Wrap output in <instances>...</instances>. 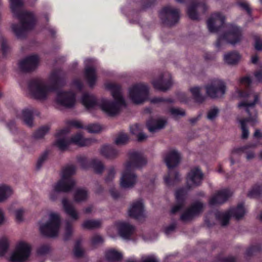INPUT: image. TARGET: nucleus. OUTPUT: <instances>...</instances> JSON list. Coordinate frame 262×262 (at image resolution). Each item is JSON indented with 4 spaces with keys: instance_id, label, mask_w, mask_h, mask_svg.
Segmentation results:
<instances>
[{
    "instance_id": "nucleus-1",
    "label": "nucleus",
    "mask_w": 262,
    "mask_h": 262,
    "mask_svg": "<svg viewBox=\"0 0 262 262\" xmlns=\"http://www.w3.org/2000/svg\"><path fill=\"white\" fill-rule=\"evenodd\" d=\"M105 87L111 91L114 101L105 98L97 100L94 95L85 93L81 97V102L89 111L100 108L107 116H114L119 113L122 107L125 105L121 89L119 85L112 82L106 83Z\"/></svg>"
},
{
    "instance_id": "nucleus-2",
    "label": "nucleus",
    "mask_w": 262,
    "mask_h": 262,
    "mask_svg": "<svg viewBox=\"0 0 262 262\" xmlns=\"http://www.w3.org/2000/svg\"><path fill=\"white\" fill-rule=\"evenodd\" d=\"M147 163L146 158L141 152L134 150L130 151L120 178L121 186L125 188L134 187L138 182V177L134 170L143 167Z\"/></svg>"
},
{
    "instance_id": "nucleus-3",
    "label": "nucleus",
    "mask_w": 262,
    "mask_h": 262,
    "mask_svg": "<svg viewBox=\"0 0 262 262\" xmlns=\"http://www.w3.org/2000/svg\"><path fill=\"white\" fill-rule=\"evenodd\" d=\"M10 3L12 13L20 20V24L12 25L11 29L17 38H21L25 37L27 31L34 27L35 17L32 12L22 11V0H10Z\"/></svg>"
},
{
    "instance_id": "nucleus-4",
    "label": "nucleus",
    "mask_w": 262,
    "mask_h": 262,
    "mask_svg": "<svg viewBox=\"0 0 262 262\" xmlns=\"http://www.w3.org/2000/svg\"><path fill=\"white\" fill-rule=\"evenodd\" d=\"M239 97L243 98L245 100L239 103L238 107H243L249 116L248 119H242L239 121L242 130V138L246 139L249 136V131L246 126V123L249 122L252 125L257 122L256 112L254 108L255 104L258 100V95L251 91L238 92Z\"/></svg>"
},
{
    "instance_id": "nucleus-5",
    "label": "nucleus",
    "mask_w": 262,
    "mask_h": 262,
    "mask_svg": "<svg viewBox=\"0 0 262 262\" xmlns=\"http://www.w3.org/2000/svg\"><path fill=\"white\" fill-rule=\"evenodd\" d=\"M61 78L60 71H54L49 76L48 83L41 79H33L29 84V93L35 99L45 100L54 90L53 85L58 83Z\"/></svg>"
},
{
    "instance_id": "nucleus-6",
    "label": "nucleus",
    "mask_w": 262,
    "mask_h": 262,
    "mask_svg": "<svg viewBox=\"0 0 262 262\" xmlns=\"http://www.w3.org/2000/svg\"><path fill=\"white\" fill-rule=\"evenodd\" d=\"M203 178V174L200 168L195 167L190 170L187 174L186 188L179 189L176 192V204L171 209L172 213L180 211L184 208L188 191L199 185Z\"/></svg>"
},
{
    "instance_id": "nucleus-7",
    "label": "nucleus",
    "mask_w": 262,
    "mask_h": 262,
    "mask_svg": "<svg viewBox=\"0 0 262 262\" xmlns=\"http://www.w3.org/2000/svg\"><path fill=\"white\" fill-rule=\"evenodd\" d=\"M69 132V129L66 128L59 130L57 133L58 138L56 141L55 145L61 150H66L71 143L80 146H85L90 145L96 141L94 139L84 138L80 133L73 135L71 138H69L66 136V134Z\"/></svg>"
},
{
    "instance_id": "nucleus-8",
    "label": "nucleus",
    "mask_w": 262,
    "mask_h": 262,
    "mask_svg": "<svg viewBox=\"0 0 262 262\" xmlns=\"http://www.w3.org/2000/svg\"><path fill=\"white\" fill-rule=\"evenodd\" d=\"M164 160L169 169L168 174L164 177L165 183L168 186L174 185L181 180L180 174L172 169L180 162V154L175 149L170 150L165 154Z\"/></svg>"
},
{
    "instance_id": "nucleus-9",
    "label": "nucleus",
    "mask_w": 262,
    "mask_h": 262,
    "mask_svg": "<svg viewBox=\"0 0 262 262\" xmlns=\"http://www.w3.org/2000/svg\"><path fill=\"white\" fill-rule=\"evenodd\" d=\"M243 39V30L234 24H228L226 26V32L217 39L216 46L219 48L224 42L235 45L239 43Z\"/></svg>"
},
{
    "instance_id": "nucleus-10",
    "label": "nucleus",
    "mask_w": 262,
    "mask_h": 262,
    "mask_svg": "<svg viewBox=\"0 0 262 262\" xmlns=\"http://www.w3.org/2000/svg\"><path fill=\"white\" fill-rule=\"evenodd\" d=\"M76 167L69 165L65 167L62 171L61 179L55 184V189L61 192H69L75 185V180L71 176L76 172Z\"/></svg>"
},
{
    "instance_id": "nucleus-11",
    "label": "nucleus",
    "mask_w": 262,
    "mask_h": 262,
    "mask_svg": "<svg viewBox=\"0 0 262 262\" xmlns=\"http://www.w3.org/2000/svg\"><path fill=\"white\" fill-rule=\"evenodd\" d=\"M60 224V216L58 213L52 212L49 215V220L46 223H40L41 233L48 237H55L58 235Z\"/></svg>"
},
{
    "instance_id": "nucleus-12",
    "label": "nucleus",
    "mask_w": 262,
    "mask_h": 262,
    "mask_svg": "<svg viewBox=\"0 0 262 262\" xmlns=\"http://www.w3.org/2000/svg\"><path fill=\"white\" fill-rule=\"evenodd\" d=\"M129 97L135 104H141L144 102L148 96V88L143 83L132 85L128 90Z\"/></svg>"
},
{
    "instance_id": "nucleus-13",
    "label": "nucleus",
    "mask_w": 262,
    "mask_h": 262,
    "mask_svg": "<svg viewBox=\"0 0 262 262\" xmlns=\"http://www.w3.org/2000/svg\"><path fill=\"white\" fill-rule=\"evenodd\" d=\"M246 210L243 204H239L235 208H231L228 211L222 212L217 211L215 213L216 218L221 221L223 226L227 225L230 217L233 216L236 219H239L245 214Z\"/></svg>"
},
{
    "instance_id": "nucleus-14",
    "label": "nucleus",
    "mask_w": 262,
    "mask_h": 262,
    "mask_svg": "<svg viewBox=\"0 0 262 262\" xmlns=\"http://www.w3.org/2000/svg\"><path fill=\"white\" fill-rule=\"evenodd\" d=\"M207 95L211 98H215L222 97L226 91L224 82L220 79L211 81L205 86Z\"/></svg>"
},
{
    "instance_id": "nucleus-15",
    "label": "nucleus",
    "mask_w": 262,
    "mask_h": 262,
    "mask_svg": "<svg viewBox=\"0 0 262 262\" xmlns=\"http://www.w3.org/2000/svg\"><path fill=\"white\" fill-rule=\"evenodd\" d=\"M31 252L30 246L25 243H20L12 253L10 260L12 262H23L29 258Z\"/></svg>"
},
{
    "instance_id": "nucleus-16",
    "label": "nucleus",
    "mask_w": 262,
    "mask_h": 262,
    "mask_svg": "<svg viewBox=\"0 0 262 262\" xmlns=\"http://www.w3.org/2000/svg\"><path fill=\"white\" fill-rule=\"evenodd\" d=\"M160 16L164 24L171 26L178 21L179 11L171 7H165L160 12Z\"/></svg>"
},
{
    "instance_id": "nucleus-17",
    "label": "nucleus",
    "mask_w": 262,
    "mask_h": 262,
    "mask_svg": "<svg viewBox=\"0 0 262 262\" xmlns=\"http://www.w3.org/2000/svg\"><path fill=\"white\" fill-rule=\"evenodd\" d=\"M57 105L67 108L74 106L76 102L75 94L72 92L59 91L55 99Z\"/></svg>"
},
{
    "instance_id": "nucleus-18",
    "label": "nucleus",
    "mask_w": 262,
    "mask_h": 262,
    "mask_svg": "<svg viewBox=\"0 0 262 262\" xmlns=\"http://www.w3.org/2000/svg\"><path fill=\"white\" fill-rule=\"evenodd\" d=\"M225 17L221 12L212 13L207 20L208 30L210 32H217L225 23Z\"/></svg>"
},
{
    "instance_id": "nucleus-19",
    "label": "nucleus",
    "mask_w": 262,
    "mask_h": 262,
    "mask_svg": "<svg viewBox=\"0 0 262 262\" xmlns=\"http://www.w3.org/2000/svg\"><path fill=\"white\" fill-rule=\"evenodd\" d=\"M204 208L203 203L199 201L194 202L181 215V219L184 222L190 221L201 213Z\"/></svg>"
},
{
    "instance_id": "nucleus-20",
    "label": "nucleus",
    "mask_w": 262,
    "mask_h": 262,
    "mask_svg": "<svg viewBox=\"0 0 262 262\" xmlns=\"http://www.w3.org/2000/svg\"><path fill=\"white\" fill-rule=\"evenodd\" d=\"M39 62V58L37 55L32 54L26 57L18 63L19 69L24 72H29L34 70Z\"/></svg>"
},
{
    "instance_id": "nucleus-21",
    "label": "nucleus",
    "mask_w": 262,
    "mask_h": 262,
    "mask_svg": "<svg viewBox=\"0 0 262 262\" xmlns=\"http://www.w3.org/2000/svg\"><path fill=\"white\" fill-rule=\"evenodd\" d=\"M84 76L90 86H93L97 80L96 70L94 66L95 61L92 59H88L85 60Z\"/></svg>"
},
{
    "instance_id": "nucleus-22",
    "label": "nucleus",
    "mask_w": 262,
    "mask_h": 262,
    "mask_svg": "<svg viewBox=\"0 0 262 262\" xmlns=\"http://www.w3.org/2000/svg\"><path fill=\"white\" fill-rule=\"evenodd\" d=\"M154 87L157 90L164 91L169 89L172 84L171 75L166 72L152 82Z\"/></svg>"
},
{
    "instance_id": "nucleus-23",
    "label": "nucleus",
    "mask_w": 262,
    "mask_h": 262,
    "mask_svg": "<svg viewBox=\"0 0 262 262\" xmlns=\"http://www.w3.org/2000/svg\"><path fill=\"white\" fill-rule=\"evenodd\" d=\"M208 7L203 2L200 1L191 4L187 9V14L192 19L196 20L199 18L198 11L204 13Z\"/></svg>"
},
{
    "instance_id": "nucleus-24",
    "label": "nucleus",
    "mask_w": 262,
    "mask_h": 262,
    "mask_svg": "<svg viewBox=\"0 0 262 262\" xmlns=\"http://www.w3.org/2000/svg\"><path fill=\"white\" fill-rule=\"evenodd\" d=\"M231 195V192L228 189L218 191L210 197L209 205L213 206L222 204L225 203Z\"/></svg>"
},
{
    "instance_id": "nucleus-25",
    "label": "nucleus",
    "mask_w": 262,
    "mask_h": 262,
    "mask_svg": "<svg viewBox=\"0 0 262 262\" xmlns=\"http://www.w3.org/2000/svg\"><path fill=\"white\" fill-rule=\"evenodd\" d=\"M128 215L133 218L141 220L145 216L144 206L141 201L133 203L128 211Z\"/></svg>"
},
{
    "instance_id": "nucleus-26",
    "label": "nucleus",
    "mask_w": 262,
    "mask_h": 262,
    "mask_svg": "<svg viewBox=\"0 0 262 262\" xmlns=\"http://www.w3.org/2000/svg\"><path fill=\"white\" fill-rule=\"evenodd\" d=\"M117 228L120 235L123 238H128L135 232V227L126 222H120L117 223Z\"/></svg>"
},
{
    "instance_id": "nucleus-27",
    "label": "nucleus",
    "mask_w": 262,
    "mask_h": 262,
    "mask_svg": "<svg viewBox=\"0 0 262 262\" xmlns=\"http://www.w3.org/2000/svg\"><path fill=\"white\" fill-rule=\"evenodd\" d=\"M166 124V121L163 119H150L147 123L149 132L154 133L163 128Z\"/></svg>"
},
{
    "instance_id": "nucleus-28",
    "label": "nucleus",
    "mask_w": 262,
    "mask_h": 262,
    "mask_svg": "<svg viewBox=\"0 0 262 262\" xmlns=\"http://www.w3.org/2000/svg\"><path fill=\"white\" fill-rule=\"evenodd\" d=\"M100 154L109 159L116 158L119 155V151L112 145H105L100 149Z\"/></svg>"
},
{
    "instance_id": "nucleus-29",
    "label": "nucleus",
    "mask_w": 262,
    "mask_h": 262,
    "mask_svg": "<svg viewBox=\"0 0 262 262\" xmlns=\"http://www.w3.org/2000/svg\"><path fill=\"white\" fill-rule=\"evenodd\" d=\"M62 204L63 209L68 215L73 220H76L78 219L79 215L77 211L73 206V204L67 199H63Z\"/></svg>"
},
{
    "instance_id": "nucleus-30",
    "label": "nucleus",
    "mask_w": 262,
    "mask_h": 262,
    "mask_svg": "<svg viewBox=\"0 0 262 262\" xmlns=\"http://www.w3.org/2000/svg\"><path fill=\"white\" fill-rule=\"evenodd\" d=\"M13 193V190L10 186L5 184L0 185V203L6 201Z\"/></svg>"
},
{
    "instance_id": "nucleus-31",
    "label": "nucleus",
    "mask_w": 262,
    "mask_h": 262,
    "mask_svg": "<svg viewBox=\"0 0 262 262\" xmlns=\"http://www.w3.org/2000/svg\"><path fill=\"white\" fill-rule=\"evenodd\" d=\"M88 197V192L84 188H78L74 193V200L77 203L84 202L87 200Z\"/></svg>"
},
{
    "instance_id": "nucleus-32",
    "label": "nucleus",
    "mask_w": 262,
    "mask_h": 262,
    "mask_svg": "<svg viewBox=\"0 0 262 262\" xmlns=\"http://www.w3.org/2000/svg\"><path fill=\"white\" fill-rule=\"evenodd\" d=\"M241 56L237 52H233L225 54L224 60L228 64H234L238 62Z\"/></svg>"
},
{
    "instance_id": "nucleus-33",
    "label": "nucleus",
    "mask_w": 262,
    "mask_h": 262,
    "mask_svg": "<svg viewBox=\"0 0 262 262\" xmlns=\"http://www.w3.org/2000/svg\"><path fill=\"white\" fill-rule=\"evenodd\" d=\"M21 117L27 125L29 127L32 126L33 124L32 110H24L21 113Z\"/></svg>"
},
{
    "instance_id": "nucleus-34",
    "label": "nucleus",
    "mask_w": 262,
    "mask_h": 262,
    "mask_svg": "<svg viewBox=\"0 0 262 262\" xmlns=\"http://www.w3.org/2000/svg\"><path fill=\"white\" fill-rule=\"evenodd\" d=\"M105 256L109 262H115L120 260L122 257L121 254L115 250L107 251Z\"/></svg>"
},
{
    "instance_id": "nucleus-35",
    "label": "nucleus",
    "mask_w": 262,
    "mask_h": 262,
    "mask_svg": "<svg viewBox=\"0 0 262 262\" xmlns=\"http://www.w3.org/2000/svg\"><path fill=\"white\" fill-rule=\"evenodd\" d=\"M101 225V222L100 220H90L84 221L82 224L83 228L92 229L99 227Z\"/></svg>"
},
{
    "instance_id": "nucleus-36",
    "label": "nucleus",
    "mask_w": 262,
    "mask_h": 262,
    "mask_svg": "<svg viewBox=\"0 0 262 262\" xmlns=\"http://www.w3.org/2000/svg\"><path fill=\"white\" fill-rule=\"evenodd\" d=\"M91 164L95 172L101 173L104 169V166L101 161L97 159H93Z\"/></svg>"
},
{
    "instance_id": "nucleus-37",
    "label": "nucleus",
    "mask_w": 262,
    "mask_h": 262,
    "mask_svg": "<svg viewBox=\"0 0 262 262\" xmlns=\"http://www.w3.org/2000/svg\"><path fill=\"white\" fill-rule=\"evenodd\" d=\"M190 91L196 101L201 102L204 100V97L200 94V88L198 86L192 87L190 89Z\"/></svg>"
},
{
    "instance_id": "nucleus-38",
    "label": "nucleus",
    "mask_w": 262,
    "mask_h": 262,
    "mask_svg": "<svg viewBox=\"0 0 262 262\" xmlns=\"http://www.w3.org/2000/svg\"><path fill=\"white\" fill-rule=\"evenodd\" d=\"M9 246L8 239L5 237L0 238V256H4L7 252Z\"/></svg>"
},
{
    "instance_id": "nucleus-39",
    "label": "nucleus",
    "mask_w": 262,
    "mask_h": 262,
    "mask_svg": "<svg viewBox=\"0 0 262 262\" xmlns=\"http://www.w3.org/2000/svg\"><path fill=\"white\" fill-rule=\"evenodd\" d=\"M129 140L128 136L124 133H120L116 137L115 142L117 145H124L127 143Z\"/></svg>"
},
{
    "instance_id": "nucleus-40",
    "label": "nucleus",
    "mask_w": 262,
    "mask_h": 262,
    "mask_svg": "<svg viewBox=\"0 0 262 262\" xmlns=\"http://www.w3.org/2000/svg\"><path fill=\"white\" fill-rule=\"evenodd\" d=\"M49 130V127L48 126H42L34 133L33 136L35 139H41L48 133Z\"/></svg>"
},
{
    "instance_id": "nucleus-41",
    "label": "nucleus",
    "mask_w": 262,
    "mask_h": 262,
    "mask_svg": "<svg viewBox=\"0 0 262 262\" xmlns=\"http://www.w3.org/2000/svg\"><path fill=\"white\" fill-rule=\"evenodd\" d=\"M126 262H139L135 259H129ZM140 262H159L157 258L154 255H144L143 256Z\"/></svg>"
},
{
    "instance_id": "nucleus-42",
    "label": "nucleus",
    "mask_w": 262,
    "mask_h": 262,
    "mask_svg": "<svg viewBox=\"0 0 262 262\" xmlns=\"http://www.w3.org/2000/svg\"><path fill=\"white\" fill-rule=\"evenodd\" d=\"M85 128L90 133H97L101 130L102 127L99 124L94 123L89 124Z\"/></svg>"
},
{
    "instance_id": "nucleus-43",
    "label": "nucleus",
    "mask_w": 262,
    "mask_h": 262,
    "mask_svg": "<svg viewBox=\"0 0 262 262\" xmlns=\"http://www.w3.org/2000/svg\"><path fill=\"white\" fill-rule=\"evenodd\" d=\"M262 192V186H257L253 187L248 193V196L251 198L258 196Z\"/></svg>"
},
{
    "instance_id": "nucleus-44",
    "label": "nucleus",
    "mask_w": 262,
    "mask_h": 262,
    "mask_svg": "<svg viewBox=\"0 0 262 262\" xmlns=\"http://www.w3.org/2000/svg\"><path fill=\"white\" fill-rule=\"evenodd\" d=\"M73 234V228L72 226L69 222L66 223L65 227V233L64 234V239L68 240Z\"/></svg>"
},
{
    "instance_id": "nucleus-45",
    "label": "nucleus",
    "mask_w": 262,
    "mask_h": 262,
    "mask_svg": "<svg viewBox=\"0 0 262 262\" xmlns=\"http://www.w3.org/2000/svg\"><path fill=\"white\" fill-rule=\"evenodd\" d=\"M219 112V109L216 107L211 108L208 112L207 119L210 120H213L217 116Z\"/></svg>"
},
{
    "instance_id": "nucleus-46",
    "label": "nucleus",
    "mask_w": 262,
    "mask_h": 262,
    "mask_svg": "<svg viewBox=\"0 0 262 262\" xmlns=\"http://www.w3.org/2000/svg\"><path fill=\"white\" fill-rule=\"evenodd\" d=\"M25 211L22 208L16 209L15 211V220L17 222H21L24 220Z\"/></svg>"
},
{
    "instance_id": "nucleus-47",
    "label": "nucleus",
    "mask_w": 262,
    "mask_h": 262,
    "mask_svg": "<svg viewBox=\"0 0 262 262\" xmlns=\"http://www.w3.org/2000/svg\"><path fill=\"white\" fill-rule=\"evenodd\" d=\"M74 253L75 256L80 257L83 255L84 251L80 246V243L77 242L75 246Z\"/></svg>"
},
{
    "instance_id": "nucleus-48",
    "label": "nucleus",
    "mask_w": 262,
    "mask_h": 262,
    "mask_svg": "<svg viewBox=\"0 0 262 262\" xmlns=\"http://www.w3.org/2000/svg\"><path fill=\"white\" fill-rule=\"evenodd\" d=\"M77 160L82 168L86 169L89 167L90 163L85 157L80 156L78 158Z\"/></svg>"
},
{
    "instance_id": "nucleus-49",
    "label": "nucleus",
    "mask_w": 262,
    "mask_h": 262,
    "mask_svg": "<svg viewBox=\"0 0 262 262\" xmlns=\"http://www.w3.org/2000/svg\"><path fill=\"white\" fill-rule=\"evenodd\" d=\"M171 114L174 117L183 116L185 114V111L178 108H172L170 110Z\"/></svg>"
},
{
    "instance_id": "nucleus-50",
    "label": "nucleus",
    "mask_w": 262,
    "mask_h": 262,
    "mask_svg": "<svg viewBox=\"0 0 262 262\" xmlns=\"http://www.w3.org/2000/svg\"><path fill=\"white\" fill-rule=\"evenodd\" d=\"M61 192L60 190L55 189V185L53 186V188L49 193V199L52 201H55L58 198V193Z\"/></svg>"
},
{
    "instance_id": "nucleus-51",
    "label": "nucleus",
    "mask_w": 262,
    "mask_h": 262,
    "mask_svg": "<svg viewBox=\"0 0 262 262\" xmlns=\"http://www.w3.org/2000/svg\"><path fill=\"white\" fill-rule=\"evenodd\" d=\"M103 239L101 236L99 235H94L91 239V243L93 246H96L102 243Z\"/></svg>"
},
{
    "instance_id": "nucleus-52",
    "label": "nucleus",
    "mask_w": 262,
    "mask_h": 262,
    "mask_svg": "<svg viewBox=\"0 0 262 262\" xmlns=\"http://www.w3.org/2000/svg\"><path fill=\"white\" fill-rule=\"evenodd\" d=\"M130 132L133 134L137 136L141 132L142 128L140 125L138 124H134L130 126Z\"/></svg>"
},
{
    "instance_id": "nucleus-53",
    "label": "nucleus",
    "mask_w": 262,
    "mask_h": 262,
    "mask_svg": "<svg viewBox=\"0 0 262 262\" xmlns=\"http://www.w3.org/2000/svg\"><path fill=\"white\" fill-rule=\"evenodd\" d=\"M176 228V224L172 223L165 228L164 232L166 235H169L174 231Z\"/></svg>"
},
{
    "instance_id": "nucleus-54",
    "label": "nucleus",
    "mask_w": 262,
    "mask_h": 262,
    "mask_svg": "<svg viewBox=\"0 0 262 262\" xmlns=\"http://www.w3.org/2000/svg\"><path fill=\"white\" fill-rule=\"evenodd\" d=\"M254 47L256 50L260 51L262 50V39L259 37H255Z\"/></svg>"
},
{
    "instance_id": "nucleus-55",
    "label": "nucleus",
    "mask_w": 262,
    "mask_h": 262,
    "mask_svg": "<svg viewBox=\"0 0 262 262\" xmlns=\"http://www.w3.org/2000/svg\"><path fill=\"white\" fill-rule=\"evenodd\" d=\"M69 125L77 128H83L84 126L80 121L72 120L70 121Z\"/></svg>"
},
{
    "instance_id": "nucleus-56",
    "label": "nucleus",
    "mask_w": 262,
    "mask_h": 262,
    "mask_svg": "<svg viewBox=\"0 0 262 262\" xmlns=\"http://www.w3.org/2000/svg\"><path fill=\"white\" fill-rule=\"evenodd\" d=\"M115 174V170L114 168H111L108 172L107 176L106 178V181H110L113 180Z\"/></svg>"
},
{
    "instance_id": "nucleus-57",
    "label": "nucleus",
    "mask_w": 262,
    "mask_h": 262,
    "mask_svg": "<svg viewBox=\"0 0 262 262\" xmlns=\"http://www.w3.org/2000/svg\"><path fill=\"white\" fill-rule=\"evenodd\" d=\"M73 87L78 90H81L83 86L82 82L78 79H76L73 82Z\"/></svg>"
},
{
    "instance_id": "nucleus-58",
    "label": "nucleus",
    "mask_w": 262,
    "mask_h": 262,
    "mask_svg": "<svg viewBox=\"0 0 262 262\" xmlns=\"http://www.w3.org/2000/svg\"><path fill=\"white\" fill-rule=\"evenodd\" d=\"M255 80L257 82H262V71H258L255 72L254 74Z\"/></svg>"
},
{
    "instance_id": "nucleus-59",
    "label": "nucleus",
    "mask_w": 262,
    "mask_h": 262,
    "mask_svg": "<svg viewBox=\"0 0 262 262\" xmlns=\"http://www.w3.org/2000/svg\"><path fill=\"white\" fill-rule=\"evenodd\" d=\"M238 5L243 9L245 10L248 13H250V9L249 5L246 2H239Z\"/></svg>"
},
{
    "instance_id": "nucleus-60",
    "label": "nucleus",
    "mask_w": 262,
    "mask_h": 262,
    "mask_svg": "<svg viewBox=\"0 0 262 262\" xmlns=\"http://www.w3.org/2000/svg\"><path fill=\"white\" fill-rule=\"evenodd\" d=\"M137 137L138 140L140 142L145 140L147 138V136L141 132L138 135Z\"/></svg>"
},
{
    "instance_id": "nucleus-61",
    "label": "nucleus",
    "mask_w": 262,
    "mask_h": 262,
    "mask_svg": "<svg viewBox=\"0 0 262 262\" xmlns=\"http://www.w3.org/2000/svg\"><path fill=\"white\" fill-rule=\"evenodd\" d=\"M247 148V146H243L241 148L235 149L233 150L232 154L235 153H239L240 152H246V150Z\"/></svg>"
},
{
    "instance_id": "nucleus-62",
    "label": "nucleus",
    "mask_w": 262,
    "mask_h": 262,
    "mask_svg": "<svg viewBox=\"0 0 262 262\" xmlns=\"http://www.w3.org/2000/svg\"><path fill=\"white\" fill-rule=\"evenodd\" d=\"M47 158V156L43 155L41 156L38 160L37 162V167L39 168L41 166V164L43 163V162L46 160Z\"/></svg>"
},
{
    "instance_id": "nucleus-63",
    "label": "nucleus",
    "mask_w": 262,
    "mask_h": 262,
    "mask_svg": "<svg viewBox=\"0 0 262 262\" xmlns=\"http://www.w3.org/2000/svg\"><path fill=\"white\" fill-rule=\"evenodd\" d=\"M241 82L243 84L249 85L252 83V81L249 77H244L241 79Z\"/></svg>"
},
{
    "instance_id": "nucleus-64",
    "label": "nucleus",
    "mask_w": 262,
    "mask_h": 262,
    "mask_svg": "<svg viewBox=\"0 0 262 262\" xmlns=\"http://www.w3.org/2000/svg\"><path fill=\"white\" fill-rule=\"evenodd\" d=\"M254 136L255 137L258 138L260 141H262V133L259 130H255Z\"/></svg>"
}]
</instances>
